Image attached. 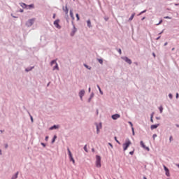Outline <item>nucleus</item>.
<instances>
[{
	"mask_svg": "<svg viewBox=\"0 0 179 179\" xmlns=\"http://www.w3.org/2000/svg\"><path fill=\"white\" fill-rule=\"evenodd\" d=\"M96 166L98 168L101 167V157L99 155L96 156Z\"/></svg>",
	"mask_w": 179,
	"mask_h": 179,
	"instance_id": "nucleus-1",
	"label": "nucleus"
},
{
	"mask_svg": "<svg viewBox=\"0 0 179 179\" xmlns=\"http://www.w3.org/2000/svg\"><path fill=\"white\" fill-rule=\"evenodd\" d=\"M131 141L127 140L125 143L123 144V150H127L128 148H129V145L131 144Z\"/></svg>",
	"mask_w": 179,
	"mask_h": 179,
	"instance_id": "nucleus-2",
	"label": "nucleus"
},
{
	"mask_svg": "<svg viewBox=\"0 0 179 179\" xmlns=\"http://www.w3.org/2000/svg\"><path fill=\"white\" fill-rule=\"evenodd\" d=\"M68 152H69V157L70 159V162H73V164H75V159H73V157L72 156V152H71V150L69 148H67Z\"/></svg>",
	"mask_w": 179,
	"mask_h": 179,
	"instance_id": "nucleus-3",
	"label": "nucleus"
},
{
	"mask_svg": "<svg viewBox=\"0 0 179 179\" xmlns=\"http://www.w3.org/2000/svg\"><path fill=\"white\" fill-rule=\"evenodd\" d=\"M55 64V66L53 67V71H55V69H59L58 67V64H57V60H52L50 63V65L52 66V65Z\"/></svg>",
	"mask_w": 179,
	"mask_h": 179,
	"instance_id": "nucleus-4",
	"label": "nucleus"
},
{
	"mask_svg": "<svg viewBox=\"0 0 179 179\" xmlns=\"http://www.w3.org/2000/svg\"><path fill=\"white\" fill-rule=\"evenodd\" d=\"M34 20H36V19L34 18L29 20L26 23L27 26H28V27L33 26V24L34 23Z\"/></svg>",
	"mask_w": 179,
	"mask_h": 179,
	"instance_id": "nucleus-5",
	"label": "nucleus"
},
{
	"mask_svg": "<svg viewBox=\"0 0 179 179\" xmlns=\"http://www.w3.org/2000/svg\"><path fill=\"white\" fill-rule=\"evenodd\" d=\"M164 169L166 172V176L170 177V171L169 170V168L166 165H164Z\"/></svg>",
	"mask_w": 179,
	"mask_h": 179,
	"instance_id": "nucleus-6",
	"label": "nucleus"
},
{
	"mask_svg": "<svg viewBox=\"0 0 179 179\" xmlns=\"http://www.w3.org/2000/svg\"><path fill=\"white\" fill-rule=\"evenodd\" d=\"M54 25L55 26V27H57V29H61V26L59 25V20H56L54 22Z\"/></svg>",
	"mask_w": 179,
	"mask_h": 179,
	"instance_id": "nucleus-7",
	"label": "nucleus"
},
{
	"mask_svg": "<svg viewBox=\"0 0 179 179\" xmlns=\"http://www.w3.org/2000/svg\"><path fill=\"white\" fill-rule=\"evenodd\" d=\"M122 59H124V61H125V62H127L129 65H131V64H132V61L127 57H123Z\"/></svg>",
	"mask_w": 179,
	"mask_h": 179,
	"instance_id": "nucleus-8",
	"label": "nucleus"
},
{
	"mask_svg": "<svg viewBox=\"0 0 179 179\" xmlns=\"http://www.w3.org/2000/svg\"><path fill=\"white\" fill-rule=\"evenodd\" d=\"M121 115L120 114H115L111 116L112 120H118Z\"/></svg>",
	"mask_w": 179,
	"mask_h": 179,
	"instance_id": "nucleus-9",
	"label": "nucleus"
},
{
	"mask_svg": "<svg viewBox=\"0 0 179 179\" xmlns=\"http://www.w3.org/2000/svg\"><path fill=\"white\" fill-rule=\"evenodd\" d=\"M79 96L80 97V100H83V96H85V90H81L80 92H79Z\"/></svg>",
	"mask_w": 179,
	"mask_h": 179,
	"instance_id": "nucleus-10",
	"label": "nucleus"
},
{
	"mask_svg": "<svg viewBox=\"0 0 179 179\" xmlns=\"http://www.w3.org/2000/svg\"><path fill=\"white\" fill-rule=\"evenodd\" d=\"M140 143H141L142 148H143V149H145V150H149V147H146V145H145L143 141H141Z\"/></svg>",
	"mask_w": 179,
	"mask_h": 179,
	"instance_id": "nucleus-11",
	"label": "nucleus"
},
{
	"mask_svg": "<svg viewBox=\"0 0 179 179\" xmlns=\"http://www.w3.org/2000/svg\"><path fill=\"white\" fill-rule=\"evenodd\" d=\"M159 125H160V124H152V125H151L150 129H151L152 130L156 129V128H157Z\"/></svg>",
	"mask_w": 179,
	"mask_h": 179,
	"instance_id": "nucleus-12",
	"label": "nucleus"
},
{
	"mask_svg": "<svg viewBox=\"0 0 179 179\" xmlns=\"http://www.w3.org/2000/svg\"><path fill=\"white\" fill-rule=\"evenodd\" d=\"M70 16L73 20H75V17L73 16V12L72 10H70Z\"/></svg>",
	"mask_w": 179,
	"mask_h": 179,
	"instance_id": "nucleus-13",
	"label": "nucleus"
},
{
	"mask_svg": "<svg viewBox=\"0 0 179 179\" xmlns=\"http://www.w3.org/2000/svg\"><path fill=\"white\" fill-rule=\"evenodd\" d=\"M63 10H64L66 15H68L69 12V9H68V6H66L65 8H63Z\"/></svg>",
	"mask_w": 179,
	"mask_h": 179,
	"instance_id": "nucleus-14",
	"label": "nucleus"
},
{
	"mask_svg": "<svg viewBox=\"0 0 179 179\" xmlns=\"http://www.w3.org/2000/svg\"><path fill=\"white\" fill-rule=\"evenodd\" d=\"M87 24L88 27H92V22H90V20L87 21Z\"/></svg>",
	"mask_w": 179,
	"mask_h": 179,
	"instance_id": "nucleus-15",
	"label": "nucleus"
},
{
	"mask_svg": "<svg viewBox=\"0 0 179 179\" xmlns=\"http://www.w3.org/2000/svg\"><path fill=\"white\" fill-rule=\"evenodd\" d=\"M134 17H135V13H134L131 17H129V20L131 22V20H134Z\"/></svg>",
	"mask_w": 179,
	"mask_h": 179,
	"instance_id": "nucleus-16",
	"label": "nucleus"
},
{
	"mask_svg": "<svg viewBox=\"0 0 179 179\" xmlns=\"http://www.w3.org/2000/svg\"><path fill=\"white\" fill-rule=\"evenodd\" d=\"M96 134H100V129H99V124H96Z\"/></svg>",
	"mask_w": 179,
	"mask_h": 179,
	"instance_id": "nucleus-17",
	"label": "nucleus"
},
{
	"mask_svg": "<svg viewBox=\"0 0 179 179\" xmlns=\"http://www.w3.org/2000/svg\"><path fill=\"white\" fill-rule=\"evenodd\" d=\"M21 6H22V8H27V6L26 5V3H22Z\"/></svg>",
	"mask_w": 179,
	"mask_h": 179,
	"instance_id": "nucleus-18",
	"label": "nucleus"
},
{
	"mask_svg": "<svg viewBox=\"0 0 179 179\" xmlns=\"http://www.w3.org/2000/svg\"><path fill=\"white\" fill-rule=\"evenodd\" d=\"M97 87H98V89H99V90L100 92V94H103V91H101V88H100V86L97 85Z\"/></svg>",
	"mask_w": 179,
	"mask_h": 179,
	"instance_id": "nucleus-19",
	"label": "nucleus"
},
{
	"mask_svg": "<svg viewBox=\"0 0 179 179\" xmlns=\"http://www.w3.org/2000/svg\"><path fill=\"white\" fill-rule=\"evenodd\" d=\"M159 111H160V113L162 114V113H163V106H160V107L159 108Z\"/></svg>",
	"mask_w": 179,
	"mask_h": 179,
	"instance_id": "nucleus-20",
	"label": "nucleus"
},
{
	"mask_svg": "<svg viewBox=\"0 0 179 179\" xmlns=\"http://www.w3.org/2000/svg\"><path fill=\"white\" fill-rule=\"evenodd\" d=\"M84 150H85V152H86L87 153V145H85V146H84Z\"/></svg>",
	"mask_w": 179,
	"mask_h": 179,
	"instance_id": "nucleus-21",
	"label": "nucleus"
},
{
	"mask_svg": "<svg viewBox=\"0 0 179 179\" xmlns=\"http://www.w3.org/2000/svg\"><path fill=\"white\" fill-rule=\"evenodd\" d=\"M57 139V136H54V138L52 141V143H54V142H55V140Z\"/></svg>",
	"mask_w": 179,
	"mask_h": 179,
	"instance_id": "nucleus-22",
	"label": "nucleus"
},
{
	"mask_svg": "<svg viewBox=\"0 0 179 179\" xmlns=\"http://www.w3.org/2000/svg\"><path fill=\"white\" fill-rule=\"evenodd\" d=\"M115 141L117 142V143H118L119 145H120L121 143H120V141L118 140H117V137H115Z\"/></svg>",
	"mask_w": 179,
	"mask_h": 179,
	"instance_id": "nucleus-23",
	"label": "nucleus"
},
{
	"mask_svg": "<svg viewBox=\"0 0 179 179\" xmlns=\"http://www.w3.org/2000/svg\"><path fill=\"white\" fill-rule=\"evenodd\" d=\"M58 128V127H57L56 125H54L53 127H50V129H54Z\"/></svg>",
	"mask_w": 179,
	"mask_h": 179,
	"instance_id": "nucleus-24",
	"label": "nucleus"
},
{
	"mask_svg": "<svg viewBox=\"0 0 179 179\" xmlns=\"http://www.w3.org/2000/svg\"><path fill=\"white\" fill-rule=\"evenodd\" d=\"M76 16L77 17V20H80V18L79 17V14H76Z\"/></svg>",
	"mask_w": 179,
	"mask_h": 179,
	"instance_id": "nucleus-25",
	"label": "nucleus"
},
{
	"mask_svg": "<svg viewBox=\"0 0 179 179\" xmlns=\"http://www.w3.org/2000/svg\"><path fill=\"white\" fill-rule=\"evenodd\" d=\"M98 61H99V64H103V59H98Z\"/></svg>",
	"mask_w": 179,
	"mask_h": 179,
	"instance_id": "nucleus-26",
	"label": "nucleus"
},
{
	"mask_svg": "<svg viewBox=\"0 0 179 179\" xmlns=\"http://www.w3.org/2000/svg\"><path fill=\"white\" fill-rule=\"evenodd\" d=\"M150 121L151 122H153V114L151 115Z\"/></svg>",
	"mask_w": 179,
	"mask_h": 179,
	"instance_id": "nucleus-27",
	"label": "nucleus"
},
{
	"mask_svg": "<svg viewBox=\"0 0 179 179\" xmlns=\"http://www.w3.org/2000/svg\"><path fill=\"white\" fill-rule=\"evenodd\" d=\"M98 129H101V123H100V124L98 125Z\"/></svg>",
	"mask_w": 179,
	"mask_h": 179,
	"instance_id": "nucleus-28",
	"label": "nucleus"
},
{
	"mask_svg": "<svg viewBox=\"0 0 179 179\" xmlns=\"http://www.w3.org/2000/svg\"><path fill=\"white\" fill-rule=\"evenodd\" d=\"M134 152H135V149H134L133 151L130 152H129V155H134Z\"/></svg>",
	"mask_w": 179,
	"mask_h": 179,
	"instance_id": "nucleus-29",
	"label": "nucleus"
},
{
	"mask_svg": "<svg viewBox=\"0 0 179 179\" xmlns=\"http://www.w3.org/2000/svg\"><path fill=\"white\" fill-rule=\"evenodd\" d=\"M163 22V20H160L158 24H157V26H159V24H161Z\"/></svg>",
	"mask_w": 179,
	"mask_h": 179,
	"instance_id": "nucleus-30",
	"label": "nucleus"
},
{
	"mask_svg": "<svg viewBox=\"0 0 179 179\" xmlns=\"http://www.w3.org/2000/svg\"><path fill=\"white\" fill-rule=\"evenodd\" d=\"M145 12H146V10H143V11H141V12L139 13V15H142L143 13H145Z\"/></svg>",
	"mask_w": 179,
	"mask_h": 179,
	"instance_id": "nucleus-31",
	"label": "nucleus"
},
{
	"mask_svg": "<svg viewBox=\"0 0 179 179\" xmlns=\"http://www.w3.org/2000/svg\"><path fill=\"white\" fill-rule=\"evenodd\" d=\"M133 135H135V130H134V127H131Z\"/></svg>",
	"mask_w": 179,
	"mask_h": 179,
	"instance_id": "nucleus-32",
	"label": "nucleus"
},
{
	"mask_svg": "<svg viewBox=\"0 0 179 179\" xmlns=\"http://www.w3.org/2000/svg\"><path fill=\"white\" fill-rule=\"evenodd\" d=\"M133 135H135V130H134V127H131Z\"/></svg>",
	"mask_w": 179,
	"mask_h": 179,
	"instance_id": "nucleus-33",
	"label": "nucleus"
},
{
	"mask_svg": "<svg viewBox=\"0 0 179 179\" xmlns=\"http://www.w3.org/2000/svg\"><path fill=\"white\" fill-rule=\"evenodd\" d=\"M169 96L170 99H173V94H169Z\"/></svg>",
	"mask_w": 179,
	"mask_h": 179,
	"instance_id": "nucleus-34",
	"label": "nucleus"
},
{
	"mask_svg": "<svg viewBox=\"0 0 179 179\" xmlns=\"http://www.w3.org/2000/svg\"><path fill=\"white\" fill-rule=\"evenodd\" d=\"M169 141H170V142H171L173 141V136H170Z\"/></svg>",
	"mask_w": 179,
	"mask_h": 179,
	"instance_id": "nucleus-35",
	"label": "nucleus"
},
{
	"mask_svg": "<svg viewBox=\"0 0 179 179\" xmlns=\"http://www.w3.org/2000/svg\"><path fill=\"white\" fill-rule=\"evenodd\" d=\"M156 137H157V134H154V135L152 136L153 139H155V138H156Z\"/></svg>",
	"mask_w": 179,
	"mask_h": 179,
	"instance_id": "nucleus-36",
	"label": "nucleus"
},
{
	"mask_svg": "<svg viewBox=\"0 0 179 179\" xmlns=\"http://www.w3.org/2000/svg\"><path fill=\"white\" fill-rule=\"evenodd\" d=\"M129 124H130V125H131V128H134L133 124H132V122H129Z\"/></svg>",
	"mask_w": 179,
	"mask_h": 179,
	"instance_id": "nucleus-37",
	"label": "nucleus"
},
{
	"mask_svg": "<svg viewBox=\"0 0 179 179\" xmlns=\"http://www.w3.org/2000/svg\"><path fill=\"white\" fill-rule=\"evenodd\" d=\"M41 145L43 148H45V144L44 143H41Z\"/></svg>",
	"mask_w": 179,
	"mask_h": 179,
	"instance_id": "nucleus-38",
	"label": "nucleus"
},
{
	"mask_svg": "<svg viewBox=\"0 0 179 179\" xmlns=\"http://www.w3.org/2000/svg\"><path fill=\"white\" fill-rule=\"evenodd\" d=\"M25 71H26V72H29V71H31V69H26Z\"/></svg>",
	"mask_w": 179,
	"mask_h": 179,
	"instance_id": "nucleus-39",
	"label": "nucleus"
},
{
	"mask_svg": "<svg viewBox=\"0 0 179 179\" xmlns=\"http://www.w3.org/2000/svg\"><path fill=\"white\" fill-rule=\"evenodd\" d=\"M45 140L46 141H48V136H47L45 137Z\"/></svg>",
	"mask_w": 179,
	"mask_h": 179,
	"instance_id": "nucleus-40",
	"label": "nucleus"
},
{
	"mask_svg": "<svg viewBox=\"0 0 179 179\" xmlns=\"http://www.w3.org/2000/svg\"><path fill=\"white\" fill-rule=\"evenodd\" d=\"M164 19H170V17L169 16L164 17Z\"/></svg>",
	"mask_w": 179,
	"mask_h": 179,
	"instance_id": "nucleus-41",
	"label": "nucleus"
},
{
	"mask_svg": "<svg viewBox=\"0 0 179 179\" xmlns=\"http://www.w3.org/2000/svg\"><path fill=\"white\" fill-rule=\"evenodd\" d=\"M118 52H119L120 54H122L121 49H119V50H118Z\"/></svg>",
	"mask_w": 179,
	"mask_h": 179,
	"instance_id": "nucleus-42",
	"label": "nucleus"
},
{
	"mask_svg": "<svg viewBox=\"0 0 179 179\" xmlns=\"http://www.w3.org/2000/svg\"><path fill=\"white\" fill-rule=\"evenodd\" d=\"M29 6V8H33L34 7L33 4H31Z\"/></svg>",
	"mask_w": 179,
	"mask_h": 179,
	"instance_id": "nucleus-43",
	"label": "nucleus"
},
{
	"mask_svg": "<svg viewBox=\"0 0 179 179\" xmlns=\"http://www.w3.org/2000/svg\"><path fill=\"white\" fill-rule=\"evenodd\" d=\"M179 94L178 93L176 94V99H178Z\"/></svg>",
	"mask_w": 179,
	"mask_h": 179,
	"instance_id": "nucleus-44",
	"label": "nucleus"
},
{
	"mask_svg": "<svg viewBox=\"0 0 179 179\" xmlns=\"http://www.w3.org/2000/svg\"><path fill=\"white\" fill-rule=\"evenodd\" d=\"M109 145L111 148H113V144L109 143Z\"/></svg>",
	"mask_w": 179,
	"mask_h": 179,
	"instance_id": "nucleus-45",
	"label": "nucleus"
},
{
	"mask_svg": "<svg viewBox=\"0 0 179 179\" xmlns=\"http://www.w3.org/2000/svg\"><path fill=\"white\" fill-rule=\"evenodd\" d=\"M85 68H89V66L87 65H86V64H85Z\"/></svg>",
	"mask_w": 179,
	"mask_h": 179,
	"instance_id": "nucleus-46",
	"label": "nucleus"
},
{
	"mask_svg": "<svg viewBox=\"0 0 179 179\" xmlns=\"http://www.w3.org/2000/svg\"><path fill=\"white\" fill-rule=\"evenodd\" d=\"M31 122H33V116H31Z\"/></svg>",
	"mask_w": 179,
	"mask_h": 179,
	"instance_id": "nucleus-47",
	"label": "nucleus"
},
{
	"mask_svg": "<svg viewBox=\"0 0 179 179\" xmlns=\"http://www.w3.org/2000/svg\"><path fill=\"white\" fill-rule=\"evenodd\" d=\"M53 19H55V14L53 15Z\"/></svg>",
	"mask_w": 179,
	"mask_h": 179,
	"instance_id": "nucleus-48",
	"label": "nucleus"
},
{
	"mask_svg": "<svg viewBox=\"0 0 179 179\" xmlns=\"http://www.w3.org/2000/svg\"><path fill=\"white\" fill-rule=\"evenodd\" d=\"M160 39V36H159L158 38H157V40H159Z\"/></svg>",
	"mask_w": 179,
	"mask_h": 179,
	"instance_id": "nucleus-49",
	"label": "nucleus"
},
{
	"mask_svg": "<svg viewBox=\"0 0 179 179\" xmlns=\"http://www.w3.org/2000/svg\"><path fill=\"white\" fill-rule=\"evenodd\" d=\"M167 44H168L167 42H166V43H164V45H167Z\"/></svg>",
	"mask_w": 179,
	"mask_h": 179,
	"instance_id": "nucleus-50",
	"label": "nucleus"
},
{
	"mask_svg": "<svg viewBox=\"0 0 179 179\" xmlns=\"http://www.w3.org/2000/svg\"><path fill=\"white\" fill-rule=\"evenodd\" d=\"M152 55H153V57H156V55L155 53H153Z\"/></svg>",
	"mask_w": 179,
	"mask_h": 179,
	"instance_id": "nucleus-51",
	"label": "nucleus"
},
{
	"mask_svg": "<svg viewBox=\"0 0 179 179\" xmlns=\"http://www.w3.org/2000/svg\"><path fill=\"white\" fill-rule=\"evenodd\" d=\"M0 155H2V151L0 150Z\"/></svg>",
	"mask_w": 179,
	"mask_h": 179,
	"instance_id": "nucleus-52",
	"label": "nucleus"
},
{
	"mask_svg": "<svg viewBox=\"0 0 179 179\" xmlns=\"http://www.w3.org/2000/svg\"><path fill=\"white\" fill-rule=\"evenodd\" d=\"M176 127H177L178 128H179V125H178V124H176Z\"/></svg>",
	"mask_w": 179,
	"mask_h": 179,
	"instance_id": "nucleus-53",
	"label": "nucleus"
},
{
	"mask_svg": "<svg viewBox=\"0 0 179 179\" xmlns=\"http://www.w3.org/2000/svg\"><path fill=\"white\" fill-rule=\"evenodd\" d=\"M157 120H160V117H157Z\"/></svg>",
	"mask_w": 179,
	"mask_h": 179,
	"instance_id": "nucleus-54",
	"label": "nucleus"
},
{
	"mask_svg": "<svg viewBox=\"0 0 179 179\" xmlns=\"http://www.w3.org/2000/svg\"><path fill=\"white\" fill-rule=\"evenodd\" d=\"M144 19H145V17L142 18V20H144Z\"/></svg>",
	"mask_w": 179,
	"mask_h": 179,
	"instance_id": "nucleus-55",
	"label": "nucleus"
},
{
	"mask_svg": "<svg viewBox=\"0 0 179 179\" xmlns=\"http://www.w3.org/2000/svg\"><path fill=\"white\" fill-rule=\"evenodd\" d=\"M162 33H163V31L162 32H160L159 34H162Z\"/></svg>",
	"mask_w": 179,
	"mask_h": 179,
	"instance_id": "nucleus-56",
	"label": "nucleus"
},
{
	"mask_svg": "<svg viewBox=\"0 0 179 179\" xmlns=\"http://www.w3.org/2000/svg\"><path fill=\"white\" fill-rule=\"evenodd\" d=\"M6 148H8V145L7 144L6 145Z\"/></svg>",
	"mask_w": 179,
	"mask_h": 179,
	"instance_id": "nucleus-57",
	"label": "nucleus"
},
{
	"mask_svg": "<svg viewBox=\"0 0 179 179\" xmlns=\"http://www.w3.org/2000/svg\"><path fill=\"white\" fill-rule=\"evenodd\" d=\"M20 12H23V10H20Z\"/></svg>",
	"mask_w": 179,
	"mask_h": 179,
	"instance_id": "nucleus-58",
	"label": "nucleus"
},
{
	"mask_svg": "<svg viewBox=\"0 0 179 179\" xmlns=\"http://www.w3.org/2000/svg\"><path fill=\"white\" fill-rule=\"evenodd\" d=\"M172 51H174V48H172Z\"/></svg>",
	"mask_w": 179,
	"mask_h": 179,
	"instance_id": "nucleus-59",
	"label": "nucleus"
},
{
	"mask_svg": "<svg viewBox=\"0 0 179 179\" xmlns=\"http://www.w3.org/2000/svg\"><path fill=\"white\" fill-rule=\"evenodd\" d=\"M89 92H90V88H89Z\"/></svg>",
	"mask_w": 179,
	"mask_h": 179,
	"instance_id": "nucleus-60",
	"label": "nucleus"
},
{
	"mask_svg": "<svg viewBox=\"0 0 179 179\" xmlns=\"http://www.w3.org/2000/svg\"><path fill=\"white\" fill-rule=\"evenodd\" d=\"M178 167L179 168V164H178Z\"/></svg>",
	"mask_w": 179,
	"mask_h": 179,
	"instance_id": "nucleus-61",
	"label": "nucleus"
},
{
	"mask_svg": "<svg viewBox=\"0 0 179 179\" xmlns=\"http://www.w3.org/2000/svg\"><path fill=\"white\" fill-rule=\"evenodd\" d=\"M144 179H146V178H145V177H144Z\"/></svg>",
	"mask_w": 179,
	"mask_h": 179,
	"instance_id": "nucleus-62",
	"label": "nucleus"
}]
</instances>
